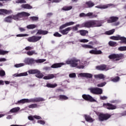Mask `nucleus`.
<instances>
[{"instance_id": "1", "label": "nucleus", "mask_w": 126, "mask_h": 126, "mask_svg": "<svg viewBox=\"0 0 126 126\" xmlns=\"http://www.w3.org/2000/svg\"><path fill=\"white\" fill-rule=\"evenodd\" d=\"M100 26H102V22H101L100 21L90 20L83 23L81 26L79 24H77L71 27V28L74 31H77V30H78V27L80 28L83 27H86V28H93L94 27H100Z\"/></svg>"}, {"instance_id": "2", "label": "nucleus", "mask_w": 126, "mask_h": 126, "mask_svg": "<svg viewBox=\"0 0 126 126\" xmlns=\"http://www.w3.org/2000/svg\"><path fill=\"white\" fill-rule=\"evenodd\" d=\"M74 23H75L73 22H67L64 24L61 25L59 28V32L62 33L63 35H67L69 31H71V30H72V28L68 27L65 29H64V28H65L68 26H71V25H73ZM63 29H64V30H63Z\"/></svg>"}, {"instance_id": "3", "label": "nucleus", "mask_w": 126, "mask_h": 126, "mask_svg": "<svg viewBox=\"0 0 126 126\" xmlns=\"http://www.w3.org/2000/svg\"><path fill=\"white\" fill-rule=\"evenodd\" d=\"M78 62H80L79 60L73 58L70 60H67V61H65V63L66 64H70V66L72 67H76L77 66V68H84V65H78V63H77Z\"/></svg>"}, {"instance_id": "4", "label": "nucleus", "mask_w": 126, "mask_h": 126, "mask_svg": "<svg viewBox=\"0 0 126 126\" xmlns=\"http://www.w3.org/2000/svg\"><path fill=\"white\" fill-rule=\"evenodd\" d=\"M42 101H45V99L43 98L38 97L35 98H32L30 99H23L18 101L19 104H24V103H35L36 102H42Z\"/></svg>"}, {"instance_id": "5", "label": "nucleus", "mask_w": 126, "mask_h": 126, "mask_svg": "<svg viewBox=\"0 0 126 126\" xmlns=\"http://www.w3.org/2000/svg\"><path fill=\"white\" fill-rule=\"evenodd\" d=\"M24 63L26 64H32V63H41L46 62V59H38L36 60H34L33 58H26L24 60Z\"/></svg>"}, {"instance_id": "6", "label": "nucleus", "mask_w": 126, "mask_h": 126, "mask_svg": "<svg viewBox=\"0 0 126 126\" xmlns=\"http://www.w3.org/2000/svg\"><path fill=\"white\" fill-rule=\"evenodd\" d=\"M12 19H14V20H19L20 18H22V17L24 16H30V14L27 12H23L21 13H19L17 15H12Z\"/></svg>"}, {"instance_id": "7", "label": "nucleus", "mask_w": 126, "mask_h": 126, "mask_svg": "<svg viewBox=\"0 0 126 126\" xmlns=\"http://www.w3.org/2000/svg\"><path fill=\"white\" fill-rule=\"evenodd\" d=\"M111 40H114V41H119L120 40L121 41L120 42V44H126V37L124 36H121L120 35H117V36H112L110 37Z\"/></svg>"}, {"instance_id": "8", "label": "nucleus", "mask_w": 126, "mask_h": 126, "mask_svg": "<svg viewBox=\"0 0 126 126\" xmlns=\"http://www.w3.org/2000/svg\"><path fill=\"white\" fill-rule=\"evenodd\" d=\"M110 60H115V61H120L124 58V54H113L108 56Z\"/></svg>"}, {"instance_id": "9", "label": "nucleus", "mask_w": 126, "mask_h": 126, "mask_svg": "<svg viewBox=\"0 0 126 126\" xmlns=\"http://www.w3.org/2000/svg\"><path fill=\"white\" fill-rule=\"evenodd\" d=\"M111 117H112V115L108 113H100L98 115V120L100 121V122H104V121H107V120H109Z\"/></svg>"}, {"instance_id": "10", "label": "nucleus", "mask_w": 126, "mask_h": 126, "mask_svg": "<svg viewBox=\"0 0 126 126\" xmlns=\"http://www.w3.org/2000/svg\"><path fill=\"white\" fill-rule=\"evenodd\" d=\"M91 93L96 95H101L103 93V90L99 88H92L89 89Z\"/></svg>"}, {"instance_id": "11", "label": "nucleus", "mask_w": 126, "mask_h": 126, "mask_svg": "<svg viewBox=\"0 0 126 126\" xmlns=\"http://www.w3.org/2000/svg\"><path fill=\"white\" fill-rule=\"evenodd\" d=\"M41 39H42V36L33 35L29 37L28 38V41L31 43H36V42H38V41H40Z\"/></svg>"}, {"instance_id": "12", "label": "nucleus", "mask_w": 126, "mask_h": 126, "mask_svg": "<svg viewBox=\"0 0 126 126\" xmlns=\"http://www.w3.org/2000/svg\"><path fill=\"white\" fill-rule=\"evenodd\" d=\"M104 108H106L108 110H115L117 109V107L111 103H103Z\"/></svg>"}, {"instance_id": "13", "label": "nucleus", "mask_w": 126, "mask_h": 126, "mask_svg": "<svg viewBox=\"0 0 126 126\" xmlns=\"http://www.w3.org/2000/svg\"><path fill=\"white\" fill-rule=\"evenodd\" d=\"M114 5L113 4H107L106 5H98L96 6H95V7L96 8H99L100 9H106L107 8H108V7H110V6H113Z\"/></svg>"}, {"instance_id": "14", "label": "nucleus", "mask_w": 126, "mask_h": 126, "mask_svg": "<svg viewBox=\"0 0 126 126\" xmlns=\"http://www.w3.org/2000/svg\"><path fill=\"white\" fill-rule=\"evenodd\" d=\"M82 97L86 101H90V102H96V100L93 98L92 96L90 95H83Z\"/></svg>"}, {"instance_id": "15", "label": "nucleus", "mask_w": 126, "mask_h": 126, "mask_svg": "<svg viewBox=\"0 0 126 126\" xmlns=\"http://www.w3.org/2000/svg\"><path fill=\"white\" fill-rule=\"evenodd\" d=\"M79 75L81 76V77H87V78H92L93 77L92 74L88 73H80L79 74Z\"/></svg>"}, {"instance_id": "16", "label": "nucleus", "mask_w": 126, "mask_h": 126, "mask_svg": "<svg viewBox=\"0 0 126 126\" xmlns=\"http://www.w3.org/2000/svg\"><path fill=\"white\" fill-rule=\"evenodd\" d=\"M11 12V10L0 9V15H4V14H10Z\"/></svg>"}, {"instance_id": "17", "label": "nucleus", "mask_w": 126, "mask_h": 126, "mask_svg": "<svg viewBox=\"0 0 126 126\" xmlns=\"http://www.w3.org/2000/svg\"><path fill=\"white\" fill-rule=\"evenodd\" d=\"M119 20V17L112 16L109 18V19L107 20L108 23H114V22H116Z\"/></svg>"}, {"instance_id": "18", "label": "nucleus", "mask_w": 126, "mask_h": 126, "mask_svg": "<svg viewBox=\"0 0 126 126\" xmlns=\"http://www.w3.org/2000/svg\"><path fill=\"white\" fill-rule=\"evenodd\" d=\"M63 65H64V63H55L51 66V68H58L59 67H62Z\"/></svg>"}, {"instance_id": "19", "label": "nucleus", "mask_w": 126, "mask_h": 126, "mask_svg": "<svg viewBox=\"0 0 126 126\" xmlns=\"http://www.w3.org/2000/svg\"><path fill=\"white\" fill-rule=\"evenodd\" d=\"M85 4L87 8H91V7H93V6L95 5V3H94V2H93L92 0L86 2Z\"/></svg>"}, {"instance_id": "20", "label": "nucleus", "mask_w": 126, "mask_h": 126, "mask_svg": "<svg viewBox=\"0 0 126 126\" xmlns=\"http://www.w3.org/2000/svg\"><path fill=\"white\" fill-rule=\"evenodd\" d=\"M98 70H108L107 69V65L105 64H101L99 66H97L96 67Z\"/></svg>"}, {"instance_id": "21", "label": "nucleus", "mask_w": 126, "mask_h": 126, "mask_svg": "<svg viewBox=\"0 0 126 126\" xmlns=\"http://www.w3.org/2000/svg\"><path fill=\"white\" fill-rule=\"evenodd\" d=\"M49 33L48 31H44L43 30H38L36 35H47Z\"/></svg>"}, {"instance_id": "22", "label": "nucleus", "mask_w": 126, "mask_h": 126, "mask_svg": "<svg viewBox=\"0 0 126 126\" xmlns=\"http://www.w3.org/2000/svg\"><path fill=\"white\" fill-rule=\"evenodd\" d=\"M89 53L93 55H101L102 51L101 50H92L90 51Z\"/></svg>"}, {"instance_id": "23", "label": "nucleus", "mask_w": 126, "mask_h": 126, "mask_svg": "<svg viewBox=\"0 0 126 126\" xmlns=\"http://www.w3.org/2000/svg\"><path fill=\"white\" fill-rule=\"evenodd\" d=\"M56 77L55 75L53 74H49L47 76H45L43 77V79L45 80H49L50 79H53V78H55Z\"/></svg>"}, {"instance_id": "24", "label": "nucleus", "mask_w": 126, "mask_h": 126, "mask_svg": "<svg viewBox=\"0 0 126 126\" xmlns=\"http://www.w3.org/2000/svg\"><path fill=\"white\" fill-rule=\"evenodd\" d=\"M34 118L36 120H41L42 118L40 116L34 115L33 116H30L28 117V119L30 121H34Z\"/></svg>"}, {"instance_id": "25", "label": "nucleus", "mask_w": 126, "mask_h": 126, "mask_svg": "<svg viewBox=\"0 0 126 126\" xmlns=\"http://www.w3.org/2000/svg\"><path fill=\"white\" fill-rule=\"evenodd\" d=\"M94 78L96 79H104L105 76H104V74H99L97 75H94Z\"/></svg>"}, {"instance_id": "26", "label": "nucleus", "mask_w": 126, "mask_h": 126, "mask_svg": "<svg viewBox=\"0 0 126 126\" xmlns=\"http://www.w3.org/2000/svg\"><path fill=\"white\" fill-rule=\"evenodd\" d=\"M4 21L5 22H8V23H11L12 22V16L10 15L5 18Z\"/></svg>"}, {"instance_id": "27", "label": "nucleus", "mask_w": 126, "mask_h": 126, "mask_svg": "<svg viewBox=\"0 0 126 126\" xmlns=\"http://www.w3.org/2000/svg\"><path fill=\"white\" fill-rule=\"evenodd\" d=\"M21 7L26 9H32V6L30 5L29 4H22Z\"/></svg>"}, {"instance_id": "28", "label": "nucleus", "mask_w": 126, "mask_h": 126, "mask_svg": "<svg viewBox=\"0 0 126 126\" xmlns=\"http://www.w3.org/2000/svg\"><path fill=\"white\" fill-rule=\"evenodd\" d=\"M85 119L87 122H89V123H93V122H94V120H93V119L90 116L85 115Z\"/></svg>"}, {"instance_id": "29", "label": "nucleus", "mask_w": 126, "mask_h": 126, "mask_svg": "<svg viewBox=\"0 0 126 126\" xmlns=\"http://www.w3.org/2000/svg\"><path fill=\"white\" fill-rule=\"evenodd\" d=\"M46 87H48V88H55L58 86V85L57 84H51V83H47L46 85Z\"/></svg>"}, {"instance_id": "30", "label": "nucleus", "mask_w": 126, "mask_h": 126, "mask_svg": "<svg viewBox=\"0 0 126 126\" xmlns=\"http://www.w3.org/2000/svg\"><path fill=\"white\" fill-rule=\"evenodd\" d=\"M108 45L110 47H116L118 46V43L116 41H110L108 42Z\"/></svg>"}, {"instance_id": "31", "label": "nucleus", "mask_w": 126, "mask_h": 126, "mask_svg": "<svg viewBox=\"0 0 126 126\" xmlns=\"http://www.w3.org/2000/svg\"><path fill=\"white\" fill-rule=\"evenodd\" d=\"M19 110H20L19 107H15L10 110V113H17V112L19 111Z\"/></svg>"}, {"instance_id": "32", "label": "nucleus", "mask_w": 126, "mask_h": 126, "mask_svg": "<svg viewBox=\"0 0 126 126\" xmlns=\"http://www.w3.org/2000/svg\"><path fill=\"white\" fill-rule=\"evenodd\" d=\"M27 55L31 56H33V55H37V53H36V51L35 50L29 51L27 52Z\"/></svg>"}, {"instance_id": "33", "label": "nucleus", "mask_w": 126, "mask_h": 126, "mask_svg": "<svg viewBox=\"0 0 126 126\" xmlns=\"http://www.w3.org/2000/svg\"><path fill=\"white\" fill-rule=\"evenodd\" d=\"M70 9H72V6H64L62 8V10H64V11H67L70 10Z\"/></svg>"}, {"instance_id": "34", "label": "nucleus", "mask_w": 126, "mask_h": 126, "mask_svg": "<svg viewBox=\"0 0 126 126\" xmlns=\"http://www.w3.org/2000/svg\"><path fill=\"white\" fill-rule=\"evenodd\" d=\"M82 47L85 49H94V47L91 45L83 44L82 45Z\"/></svg>"}, {"instance_id": "35", "label": "nucleus", "mask_w": 126, "mask_h": 126, "mask_svg": "<svg viewBox=\"0 0 126 126\" xmlns=\"http://www.w3.org/2000/svg\"><path fill=\"white\" fill-rule=\"evenodd\" d=\"M36 77H37V78H43L44 77V75L42 73H41L39 71H38V73H36V74L35 75Z\"/></svg>"}, {"instance_id": "36", "label": "nucleus", "mask_w": 126, "mask_h": 126, "mask_svg": "<svg viewBox=\"0 0 126 126\" xmlns=\"http://www.w3.org/2000/svg\"><path fill=\"white\" fill-rule=\"evenodd\" d=\"M79 33L81 36H85L87 33H88V31L85 30H80L79 31Z\"/></svg>"}, {"instance_id": "37", "label": "nucleus", "mask_w": 126, "mask_h": 126, "mask_svg": "<svg viewBox=\"0 0 126 126\" xmlns=\"http://www.w3.org/2000/svg\"><path fill=\"white\" fill-rule=\"evenodd\" d=\"M38 72H39V70L37 69L31 70L29 71V73L30 74H35L38 73Z\"/></svg>"}, {"instance_id": "38", "label": "nucleus", "mask_w": 126, "mask_h": 126, "mask_svg": "<svg viewBox=\"0 0 126 126\" xmlns=\"http://www.w3.org/2000/svg\"><path fill=\"white\" fill-rule=\"evenodd\" d=\"M93 13L91 12L88 13L86 14V16H91L90 18H94L95 17H97V15H93Z\"/></svg>"}, {"instance_id": "39", "label": "nucleus", "mask_w": 126, "mask_h": 126, "mask_svg": "<svg viewBox=\"0 0 126 126\" xmlns=\"http://www.w3.org/2000/svg\"><path fill=\"white\" fill-rule=\"evenodd\" d=\"M8 54V51L2 50L0 49V55L4 56V55H7Z\"/></svg>"}, {"instance_id": "40", "label": "nucleus", "mask_w": 126, "mask_h": 126, "mask_svg": "<svg viewBox=\"0 0 126 126\" xmlns=\"http://www.w3.org/2000/svg\"><path fill=\"white\" fill-rule=\"evenodd\" d=\"M37 107L38 105L36 103H33L28 106L29 109H34L35 108H37Z\"/></svg>"}, {"instance_id": "41", "label": "nucleus", "mask_w": 126, "mask_h": 126, "mask_svg": "<svg viewBox=\"0 0 126 126\" xmlns=\"http://www.w3.org/2000/svg\"><path fill=\"white\" fill-rule=\"evenodd\" d=\"M114 32H115V29H113L110 31L106 32L105 34L106 35H112V34H114Z\"/></svg>"}, {"instance_id": "42", "label": "nucleus", "mask_w": 126, "mask_h": 126, "mask_svg": "<svg viewBox=\"0 0 126 126\" xmlns=\"http://www.w3.org/2000/svg\"><path fill=\"white\" fill-rule=\"evenodd\" d=\"M111 81H113V82H118L120 81V77L116 76L115 78H112Z\"/></svg>"}, {"instance_id": "43", "label": "nucleus", "mask_w": 126, "mask_h": 126, "mask_svg": "<svg viewBox=\"0 0 126 126\" xmlns=\"http://www.w3.org/2000/svg\"><path fill=\"white\" fill-rule=\"evenodd\" d=\"M36 27L35 25L32 24V25H29L27 26V28L28 29H34Z\"/></svg>"}, {"instance_id": "44", "label": "nucleus", "mask_w": 126, "mask_h": 126, "mask_svg": "<svg viewBox=\"0 0 126 126\" xmlns=\"http://www.w3.org/2000/svg\"><path fill=\"white\" fill-rule=\"evenodd\" d=\"M106 84H107V82H104L100 84H98L97 85V87H104V86H105V85H106Z\"/></svg>"}, {"instance_id": "45", "label": "nucleus", "mask_w": 126, "mask_h": 126, "mask_svg": "<svg viewBox=\"0 0 126 126\" xmlns=\"http://www.w3.org/2000/svg\"><path fill=\"white\" fill-rule=\"evenodd\" d=\"M118 50L121 52H124V51H126V46H121L118 48Z\"/></svg>"}, {"instance_id": "46", "label": "nucleus", "mask_w": 126, "mask_h": 126, "mask_svg": "<svg viewBox=\"0 0 126 126\" xmlns=\"http://www.w3.org/2000/svg\"><path fill=\"white\" fill-rule=\"evenodd\" d=\"M15 67H21L22 66H24V63H20L18 64H16L14 65Z\"/></svg>"}, {"instance_id": "47", "label": "nucleus", "mask_w": 126, "mask_h": 126, "mask_svg": "<svg viewBox=\"0 0 126 126\" xmlns=\"http://www.w3.org/2000/svg\"><path fill=\"white\" fill-rule=\"evenodd\" d=\"M69 77H70V78H74L76 77V74H75V73H70L69 74Z\"/></svg>"}, {"instance_id": "48", "label": "nucleus", "mask_w": 126, "mask_h": 126, "mask_svg": "<svg viewBox=\"0 0 126 126\" xmlns=\"http://www.w3.org/2000/svg\"><path fill=\"white\" fill-rule=\"evenodd\" d=\"M16 3H26V1L25 0H17Z\"/></svg>"}, {"instance_id": "49", "label": "nucleus", "mask_w": 126, "mask_h": 126, "mask_svg": "<svg viewBox=\"0 0 126 126\" xmlns=\"http://www.w3.org/2000/svg\"><path fill=\"white\" fill-rule=\"evenodd\" d=\"M5 75V72L3 70H0V76H4Z\"/></svg>"}, {"instance_id": "50", "label": "nucleus", "mask_w": 126, "mask_h": 126, "mask_svg": "<svg viewBox=\"0 0 126 126\" xmlns=\"http://www.w3.org/2000/svg\"><path fill=\"white\" fill-rule=\"evenodd\" d=\"M53 35L55 37H62V34H61L58 32H56L55 33H54Z\"/></svg>"}, {"instance_id": "51", "label": "nucleus", "mask_w": 126, "mask_h": 126, "mask_svg": "<svg viewBox=\"0 0 126 126\" xmlns=\"http://www.w3.org/2000/svg\"><path fill=\"white\" fill-rule=\"evenodd\" d=\"M25 50H26V51H31V50H33V47L27 46L25 47Z\"/></svg>"}, {"instance_id": "52", "label": "nucleus", "mask_w": 126, "mask_h": 126, "mask_svg": "<svg viewBox=\"0 0 126 126\" xmlns=\"http://www.w3.org/2000/svg\"><path fill=\"white\" fill-rule=\"evenodd\" d=\"M39 18L37 17H31L30 19L32 20V21H35L36 20H38Z\"/></svg>"}, {"instance_id": "53", "label": "nucleus", "mask_w": 126, "mask_h": 126, "mask_svg": "<svg viewBox=\"0 0 126 126\" xmlns=\"http://www.w3.org/2000/svg\"><path fill=\"white\" fill-rule=\"evenodd\" d=\"M60 99H62L63 100H67V97H66L65 95H62L60 96Z\"/></svg>"}, {"instance_id": "54", "label": "nucleus", "mask_w": 126, "mask_h": 126, "mask_svg": "<svg viewBox=\"0 0 126 126\" xmlns=\"http://www.w3.org/2000/svg\"><path fill=\"white\" fill-rule=\"evenodd\" d=\"M26 36H28L27 34H19L17 35V37H26Z\"/></svg>"}, {"instance_id": "55", "label": "nucleus", "mask_w": 126, "mask_h": 126, "mask_svg": "<svg viewBox=\"0 0 126 126\" xmlns=\"http://www.w3.org/2000/svg\"><path fill=\"white\" fill-rule=\"evenodd\" d=\"M80 42H81V43H88V42H89V40L86 39H81L80 40Z\"/></svg>"}, {"instance_id": "56", "label": "nucleus", "mask_w": 126, "mask_h": 126, "mask_svg": "<svg viewBox=\"0 0 126 126\" xmlns=\"http://www.w3.org/2000/svg\"><path fill=\"white\" fill-rule=\"evenodd\" d=\"M38 124H40V125H45V123L44 121H43L42 120H38L37 121Z\"/></svg>"}, {"instance_id": "57", "label": "nucleus", "mask_w": 126, "mask_h": 126, "mask_svg": "<svg viewBox=\"0 0 126 126\" xmlns=\"http://www.w3.org/2000/svg\"><path fill=\"white\" fill-rule=\"evenodd\" d=\"M26 75H28L27 73H20V75H17V76H26Z\"/></svg>"}, {"instance_id": "58", "label": "nucleus", "mask_w": 126, "mask_h": 126, "mask_svg": "<svg viewBox=\"0 0 126 126\" xmlns=\"http://www.w3.org/2000/svg\"><path fill=\"white\" fill-rule=\"evenodd\" d=\"M80 17H85L86 16V14L84 13H81L79 15Z\"/></svg>"}, {"instance_id": "59", "label": "nucleus", "mask_w": 126, "mask_h": 126, "mask_svg": "<svg viewBox=\"0 0 126 126\" xmlns=\"http://www.w3.org/2000/svg\"><path fill=\"white\" fill-rule=\"evenodd\" d=\"M108 97H107V96H100V99L101 100H106V99H107Z\"/></svg>"}, {"instance_id": "60", "label": "nucleus", "mask_w": 126, "mask_h": 126, "mask_svg": "<svg viewBox=\"0 0 126 126\" xmlns=\"http://www.w3.org/2000/svg\"><path fill=\"white\" fill-rule=\"evenodd\" d=\"M52 15H53V13H48L47 14V17H51V16H52Z\"/></svg>"}, {"instance_id": "61", "label": "nucleus", "mask_w": 126, "mask_h": 126, "mask_svg": "<svg viewBox=\"0 0 126 126\" xmlns=\"http://www.w3.org/2000/svg\"><path fill=\"white\" fill-rule=\"evenodd\" d=\"M19 30H20V31L21 32H23L25 31V29H24L23 28H19Z\"/></svg>"}, {"instance_id": "62", "label": "nucleus", "mask_w": 126, "mask_h": 126, "mask_svg": "<svg viewBox=\"0 0 126 126\" xmlns=\"http://www.w3.org/2000/svg\"><path fill=\"white\" fill-rule=\"evenodd\" d=\"M6 61V59L5 58H0V62H5Z\"/></svg>"}, {"instance_id": "63", "label": "nucleus", "mask_w": 126, "mask_h": 126, "mask_svg": "<svg viewBox=\"0 0 126 126\" xmlns=\"http://www.w3.org/2000/svg\"><path fill=\"white\" fill-rule=\"evenodd\" d=\"M12 116L8 115L6 117V119H7L8 120H10V119H12Z\"/></svg>"}, {"instance_id": "64", "label": "nucleus", "mask_w": 126, "mask_h": 126, "mask_svg": "<svg viewBox=\"0 0 126 126\" xmlns=\"http://www.w3.org/2000/svg\"><path fill=\"white\" fill-rule=\"evenodd\" d=\"M0 85H4V82L0 80Z\"/></svg>"}]
</instances>
